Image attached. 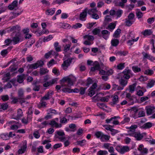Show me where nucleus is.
I'll list each match as a JSON object with an SVG mask.
<instances>
[{
	"mask_svg": "<svg viewBox=\"0 0 155 155\" xmlns=\"http://www.w3.org/2000/svg\"><path fill=\"white\" fill-rule=\"evenodd\" d=\"M63 83L62 84V87H63L62 91L65 93H70L72 92L78 93L80 90L78 88L71 89V87L73 85V83L71 80L69 78H63Z\"/></svg>",
	"mask_w": 155,
	"mask_h": 155,
	"instance_id": "obj_1",
	"label": "nucleus"
},
{
	"mask_svg": "<svg viewBox=\"0 0 155 155\" xmlns=\"http://www.w3.org/2000/svg\"><path fill=\"white\" fill-rule=\"evenodd\" d=\"M24 39V37L22 34L18 32L15 35L14 37L12 38V41L13 44L15 45L22 41Z\"/></svg>",
	"mask_w": 155,
	"mask_h": 155,
	"instance_id": "obj_2",
	"label": "nucleus"
},
{
	"mask_svg": "<svg viewBox=\"0 0 155 155\" xmlns=\"http://www.w3.org/2000/svg\"><path fill=\"white\" fill-rule=\"evenodd\" d=\"M44 64V62L42 61H38L36 63L28 64L27 67L28 69H36L39 67H41Z\"/></svg>",
	"mask_w": 155,
	"mask_h": 155,
	"instance_id": "obj_3",
	"label": "nucleus"
},
{
	"mask_svg": "<svg viewBox=\"0 0 155 155\" xmlns=\"http://www.w3.org/2000/svg\"><path fill=\"white\" fill-rule=\"evenodd\" d=\"M131 75V71L127 68L124 69L123 72L120 74V77L127 80L129 79Z\"/></svg>",
	"mask_w": 155,
	"mask_h": 155,
	"instance_id": "obj_4",
	"label": "nucleus"
},
{
	"mask_svg": "<svg viewBox=\"0 0 155 155\" xmlns=\"http://www.w3.org/2000/svg\"><path fill=\"white\" fill-rule=\"evenodd\" d=\"M93 67H91V71L92 72H94L96 70H100L101 69V67L102 68H104L103 66L104 64L103 63H101L100 64L99 62L97 61H95L93 64Z\"/></svg>",
	"mask_w": 155,
	"mask_h": 155,
	"instance_id": "obj_5",
	"label": "nucleus"
},
{
	"mask_svg": "<svg viewBox=\"0 0 155 155\" xmlns=\"http://www.w3.org/2000/svg\"><path fill=\"white\" fill-rule=\"evenodd\" d=\"M119 118L120 117L118 116H114L110 119H107L106 120V122L107 123H112L115 125H118L119 124V122L117 119Z\"/></svg>",
	"mask_w": 155,
	"mask_h": 155,
	"instance_id": "obj_6",
	"label": "nucleus"
},
{
	"mask_svg": "<svg viewBox=\"0 0 155 155\" xmlns=\"http://www.w3.org/2000/svg\"><path fill=\"white\" fill-rule=\"evenodd\" d=\"M72 60V58H68L64 61L61 65V67L64 70H66L67 69L71 63Z\"/></svg>",
	"mask_w": 155,
	"mask_h": 155,
	"instance_id": "obj_7",
	"label": "nucleus"
},
{
	"mask_svg": "<svg viewBox=\"0 0 155 155\" xmlns=\"http://www.w3.org/2000/svg\"><path fill=\"white\" fill-rule=\"evenodd\" d=\"M111 144L109 143H105L103 144V147L105 149H107L110 153H114V149L111 146Z\"/></svg>",
	"mask_w": 155,
	"mask_h": 155,
	"instance_id": "obj_8",
	"label": "nucleus"
},
{
	"mask_svg": "<svg viewBox=\"0 0 155 155\" xmlns=\"http://www.w3.org/2000/svg\"><path fill=\"white\" fill-rule=\"evenodd\" d=\"M145 134V133L141 134L140 132H136L135 133L130 134V136L134 137L137 140H141L143 137V134Z\"/></svg>",
	"mask_w": 155,
	"mask_h": 155,
	"instance_id": "obj_9",
	"label": "nucleus"
},
{
	"mask_svg": "<svg viewBox=\"0 0 155 155\" xmlns=\"http://www.w3.org/2000/svg\"><path fill=\"white\" fill-rule=\"evenodd\" d=\"M57 78H54L51 80L49 81L45 82L43 84L44 87H47L49 86H51L55 83H57Z\"/></svg>",
	"mask_w": 155,
	"mask_h": 155,
	"instance_id": "obj_10",
	"label": "nucleus"
},
{
	"mask_svg": "<svg viewBox=\"0 0 155 155\" xmlns=\"http://www.w3.org/2000/svg\"><path fill=\"white\" fill-rule=\"evenodd\" d=\"M54 92L53 91H48L45 95L41 98L42 100H49L52 97Z\"/></svg>",
	"mask_w": 155,
	"mask_h": 155,
	"instance_id": "obj_11",
	"label": "nucleus"
},
{
	"mask_svg": "<svg viewBox=\"0 0 155 155\" xmlns=\"http://www.w3.org/2000/svg\"><path fill=\"white\" fill-rule=\"evenodd\" d=\"M87 8H86L83 12L80 14V19L82 21H84L85 20V18L87 16Z\"/></svg>",
	"mask_w": 155,
	"mask_h": 155,
	"instance_id": "obj_12",
	"label": "nucleus"
},
{
	"mask_svg": "<svg viewBox=\"0 0 155 155\" xmlns=\"http://www.w3.org/2000/svg\"><path fill=\"white\" fill-rule=\"evenodd\" d=\"M137 125H132L130 127V129L128 131L129 133L128 134H127L125 135L126 136H130V134H134L136 132L135 131V129L137 128Z\"/></svg>",
	"mask_w": 155,
	"mask_h": 155,
	"instance_id": "obj_13",
	"label": "nucleus"
},
{
	"mask_svg": "<svg viewBox=\"0 0 155 155\" xmlns=\"http://www.w3.org/2000/svg\"><path fill=\"white\" fill-rule=\"evenodd\" d=\"M142 54L143 55V58L144 59H148L153 61L155 60V59L154 57L151 56L147 53H146L144 52H142Z\"/></svg>",
	"mask_w": 155,
	"mask_h": 155,
	"instance_id": "obj_14",
	"label": "nucleus"
},
{
	"mask_svg": "<svg viewBox=\"0 0 155 155\" xmlns=\"http://www.w3.org/2000/svg\"><path fill=\"white\" fill-rule=\"evenodd\" d=\"M49 124L52 127H55L56 128H60L62 127L61 124H58L57 123L55 120H52L49 123Z\"/></svg>",
	"mask_w": 155,
	"mask_h": 155,
	"instance_id": "obj_15",
	"label": "nucleus"
},
{
	"mask_svg": "<svg viewBox=\"0 0 155 155\" xmlns=\"http://www.w3.org/2000/svg\"><path fill=\"white\" fill-rule=\"evenodd\" d=\"M146 109L147 110V114L150 115L154 112L155 108L153 107L148 106L146 107Z\"/></svg>",
	"mask_w": 155,
	"mask_h": 155,
	"instance_id": "obj_16",
	"label": "nucleus"
},
{
	"mask_svg": "<svg viewBox=\"0 0 155 155\" xmlns=\"http://www.w3.org/2000/svg\"><path fill=\"white\" fill-rule=\"evenodd\" d=\"M18 5V2L16 0L14 1L11 4L9 5L8 8V9L11 10H12L17 7Z\"/></svg>",
	"mask_w": 155,
	"mask_h": 155,
	"instance_id": "obj_17",
	"label": "nucleus"
},
{
	"mask_svg": "<svg viewBox=\"0 0 155 155\" xmlns=\"http://www.w3.org/2000/svg\"><path fill=\"white\" fill-rule=\"evenodd\" d=\"M124 78L120 77V78L119 81V82L120 84L123 87H125L127 84V80L124 79Z\"/></svg>",
	"mask_w": 155,
	"mask_h": 155,
	"instance_id": "obj_18",
	"label": "nucleus"
},
{
	"mask_svg": "<svg viewBox=\"0 0 155 155\" xmlns=\"http://www.w3.org/2000/svg\"><path fill=\"white\" fill-rule=\"evenodd\" d=\"M23 116V112L21 109L19 108L18 110L17 114V116L14 119L17 120H19L21 117Z\"/></svg>",
	"mask_w": 155,
	"mask_h": 155,
	"instance_id": "obj_19",
	"label": "nucleus"
},
{
	"mask_svg": "<svg viewBox=\"0 0 155 155\" xmlns=\"http://www.w3.org/2000/svg\"><path fill=\"white\" fill-rule=\"evenodd\" d=\"M116 26L115 23H111L109 24L107 27L106 28L107 29L109 30L112 31L115 28Z\"/></svg>",
	"mask_w": 155,
	"mask_h": 155,
	"instance_id": "obj_20",
	"label": "nucleus"
},
{
	"mask_svg": "<svg viewBox=\"0 0 155 155\" xmlns=\"http://www.w3.org/2000/svg\"><path fill=\"white\" fill-rule=\"evenodd\" d=\"M110 138V136L103 134L100 140L102 142H107L109 140Z\"/></svg>",
	"mask_w": 155,
	"mask_h": 155,
	"instance_id": "obj_21",
	"label": "nucleus"
},
{
	"mask_svg": "<svg viewBox=\"0 0 155 155\" xmlns=\"http://www.w3.org/2000/svg\"><path fill=\"white\" fill-rule=\"evenodd\" d=\"M60 28H63L66 29L69 28L70 27V25L66 23H61L59 25Z\"/></svg>",
	"mask_w": 155,
	"mask_h": 155,
	"instance_id": "obj_22",
	"label": "nucleus"
},
{
	"mask_svg": "<svg viewBox=\"0 0 155 155\" xmlns=\"http://www.w3.org/2000/svg\"><path fill=\"white\" fill-rule=\"evenodd\" d=\"M55 8H51L50 9H47L46 11V14L47 15H52L54 13Z\"/></svg>",
	"mask_w": 155,
	"mask_h": 155,
	"instance_id": "obj_23",
	"label": "nucleus"
},
{
	"mask_svg": "<svg viewBox=\"0 0 155 155\" xmlns=\"http://www.w3.org/2000/svg\"><path fill=\"white\" fill-rule=\"evenodd\" d=\"M10 30L12 31L19 32L20 30V27L18 25L13 26L10 28Z\"/></svg>",
	"mask_w": 155,
	"mask_h": 155,
	"instance_id": "obj_24",
	"label": "nucleus"
},
{
	"mask_svg": "<svg viewBox=\"0 0 155 155\" xmlns=\"http://www.w3.org/2000/svg\"><path fill=\"white\" fill-rule=\"evenodd\" d=\"M17 81L20 83L23 82L24 79L25 78V76L24 74H22L18 76Z\"/></svg>",
	"mask_w": 155,
	"mask_h": 155,
	"instance_id": "obj_25",
	"label": "nucleus"
},
{
	"mask_svg": "<svg viewBox=\"0 0 155 155\" xmlns=\"http://www.w3.org/2000/svg\"><path fill=\"white\" fill-rule=\"evenodd\" d=\"M18 97L19 98H22L24 97V91L21 88L19 89L18 91Z\"/></svg>",
	"mask_w": 155,
	"mask_h": 155,
	"instance_id": "obj_26",
	"label": "nucleus"
},
{
	"mask_svg": "<svg viewBox=\"0 0 155 155\" xmlns=\"http://www.w3.org/2000/svg\"><path fill=\"white\" fill-rule=\"evenodd\" d=\"M119 41L117 39H114L111 40V45L114 47L117 46L119 44Z\"/></svg>",
	"mask_w": 155,
	"mask_h": 155,
	"instance_id": "obj_27",
	"label": "nucleus"
},
{
	"mask_svg": "<svg viewBox=\"0 0 155 155\" xmlns=\"http://www.w3.org/2000/svg\"><path fill=\"white\" fill-rule=\"evenodd\" d=\"M59 43L58 42H55L54 45L55 50L57 52L61 51V46L59 45Z\"/></svg>",
	"mask_w": 155,
	"mask_h": 155,
	"instance_id": "obj_28",
	"label": "nucleus"
},
{
	"mask_svg": "<svg viewBox=\"0 0 155 155\" xmlns=\"http://www.w3.org/2000/svg\"><path fill=\"white\" fill-rule=\"evenodd\" d=\"M155 81L153 80L149 81L147 84V87L150 88L153 87L154 85Z\"/></svg>",
	"mask_w": 155,
	"mask_h": 155,
	"instance_id": "obj_29",
	"label": "nucleus"
},
{
	"mask_svg": "<svg viewBox=\"0 0 155 155\" xmlns=\"http://www.w3.org/2000/svg\"><path fill=\"white\" fill-rule=\"evenodd\" d=\"M121 32V30L120 29H117L114 32L113 35V36L115 38H118L120 37V34Z\"/></svg>",
	"mask_w": 155,
	"mask_h": 155,
	"instance_id": "obj_30",
	"label": "nucleus"
},
{
	"mask_svg": "<svg viewBox=\"0 0 155 155\" xmlns=\"http://www.w3.org/2000/svg\"><path fill=\"white\" fill-rule=\"evenodd\" d=\"M137 85V83H135L132 85H130L129 86V92L131 93H133L135 91V88Z\"/></svg>",
	"mask_w": 155,
	"mask_h": 155,
	"instance_id": "obj_31",
	"label": "nucleus"
},
{
	"mask_svg": "<svg viewBox=\"0 0 155 155\" xmlns=\"http://www.w3.org/2000/svg\"><path fill=\"white\" fill-rule=\"evenodd\" d=\"M112 101L113 103L114 104H116L118 103V97L117 95L114 94V95L113 96L112 99Z\"/></svg>",
	"mask_w": 155,
	"mask_h": 155,
	"instance_id": "obj_32",
	"label": "nucleus"
},
{
	"mask_svg": "<svg viewBox=\"0 0 155 155\" xmlns=\"http://www.w3.org/2000/svg\"><path fill=\"white\" fill-rule=\"evenodd\" d=\"M130 150L129 147L127 146H124L122 148L121 154H124L125 152L128 151Z\"/></svg>",
	"mask_w": 155,
	"mask_h": 155,
	"instance_id": "obj_33",
	"label": "nucleus"
},
{
	"mask_svg": "<svg viewBox=\"0 0 155 155\" xmlns=\"http://www.w3.org/2000/svg\"><path fill=\"white\" fill-rule=\"evenodd\" d=\"M48 124L47 121H45L42 122L40 124L38 125V127L39 128L41 129L45 127Z\"/></svg>",
	"mask_w": 155,
	"mask_h": 155,
	"instance_id": "obj_34",
	"label": "nucleus"
},
{
	"mask_svg": "<svg viewBox=\"0 0 155 155\" xmlns=\"http://www.w3.org/2000/svg\"><path fill=\"white\" fill-rule=\"evenodd\" d=\"M134 22V20H130L126 18L125 19L126 25L128 26H130Z\"/></svg>",
	"mask_w": 155,
	"mask_h": 155,
	"instance_id": "obj_35",
	"label": "nucleus"
},
{
	"mask_svg": "<svg viewBox=\"0 0 155 155\" xmlns=\"http://www.w3.org/2000/svg\"><path fill=\"white\" fill-rule=\"evenodd\" d=\"M136 14L138 19L142 18L143 16V13L140 11L139 9H137Z\"/></svg>",
	"mask_w": 155,
	"mask_h": 155,
	"instance_id": "obj_36",
	"label": "nucleus"
},
{
	"mask_svg": "<svg viewBox=\"0 0 155 155\" xmlns=\"http://www.w3.org/2000/svg\"><path fill=\"white\" fill-rule=\"evenodd\" d=\"M0 137L1 139L6 140L9 139L8 134L7 133L2 134L0 135Z\"/></svg>",
	"mask_w": 155,
	"mask_h": 155,
	"instance_id": "obj_37",
	"label": "nucleus"
},
{
	"mask_svg": "<svg viewBox=\"0 0 155 155\" xmlns=\"http://www.w3.org/2000/svg\"><path fill=\"white\" fill-rule=\"evenodd\" d=\"M97 11L96 8H92L90 9H87V12L88 14L89 15H92V14L96 13Z\"/></svg>",
	"mask_w": 155,
	"mask_h": 155,
	"instance_id": "obj_38",
	"label": "nucleus"
},
{
	"mask_svg": "<svg viewBox=\"0 0 155 155\" xmlns=\"http://www.w3.org/2000/svg\"><path fill=\"white\" fill-rule=\"evenodd\" d=\"M152 126V124L150 122H147L144 124L142 126L143 128L148 129L151 127Z\"/></svg>",
	"mask_w": 155,
	"mask_h": 155,
	"instance_id": "obj_39",
	"label": "nucleus"
},
{
	"mask_svg": "<svg viewBox=\"0 0 155 155\" xmlns=\"http://www.w3.org/2000/svg\"><path fill=\"white\" fill-rule=\"evenodd\" d=\"M153 32L150 29L145 30L142 33L143 35H150L152 34Z\"/></svg>",
	"mask_w": 155,
	"mask_h": 155,
	"instance_id": "obj_40",
	"label": "nucleus"
},
{
	"mask_svg": "<svg viewBox=\"0 0 155 155\" xmlns=\"http://www.w3.org/2000/svg\"><path fill=\"white\" fill-rule=\"evenodd\" d=\"M86 140H83L80 141H78L76 142L77 144L79 145L80 146H84L85 144Z\"/></svg>",
	"mask_w": 155,
	"mask_h": 155,
	"instance_id": "obj_41",
	"label": "nucleus"
},
{
	"mask_svg": "<svg viewBox=\"0 0 155 155\" xmlns=\"http://www.w3.org/2000/svg\"><path fill=\"white\" fill-rule=\"evenodd\" d=\"M48 70L47 69L42 68L40 69V74L41 75H44L48 73Z\"/></svg>",
	"mask_w": 155,
	"mask_h": 155,
	"instance_id": "obj_42",
	"label": "nucleus"
},
{
	"mask_svg": "<svg viewBox=\"0 0 155 155\" xmlns=\"http://www.w3.org/2000/svg\"><path fill=\"white\" fill-rule=\"evenodd\" d=\"M26 149V146L24 145L21 147V148L18 151V153L19 154H22L25 152Z\"/></svg>",
	"mask_w": 155,
	"mask_h": 155,
	"instance_id": "obj_43",
	"label": "nucleus"
},
{
	"mask_svg": "<svg viewBox=\"0 0 155 155\" xmlns=\"http://www.w3.org/2000/svg\"><path fill=\"white\" fill-rule=\"evenodd\" d=\"M123 12V11L122 10L118 9L116 11L115 15L117 18H119L121 16Z\"/></svg>",
	"mask_w": 155,
	"mask_h": 155,
	"instance_id": "obj_44",
	"label": "nucleus"
},
{
	"mask_svg": "<svg viewBox=\"0 0 155 155\" xmlns=\"http://www.w3.org/2000/svg\"><path fill=\"white\" fill-rule=\"evenodd\" d=\"M109 98L110 97L109 96L102 97L101 98L100 101L101 102H107L109 101Z\"/></svg>",
	"mask_w": 155,
	"mask_h": 155,
	"instance_id": "obj_45",
	"label": "nucleus"
},
{
	"mask_svg": "<svg viewBox=\"0 0 155 155\" xmlns=\"http://www.w3.org/2000/svg\"><path fill=\"white\" fill-rule=\"evenodd\" d=\"M45 100H42V99L41 98L40 101L39 103L41 107L43 108H45L46 107L47 103L45 101Z\"/></svg>",
	"mask_w": 155,
	"mask_h": 155,
	"instance_id": "obj_46",
	"label": "nucleus"
},
{
	"mask_svg": "<svg viewBox=\"0 0 155 155\" xmlns=\"http://www.w3.org/2000/svg\"><path fill=\"white\" fill-rule=\"evenodd\" d=\"M100 31L101 30L100 29L96 28L93 30L92 32L94 35H98L99 36H101L100 35H99Z\"/></svg>",
	"mask_w": 155,
	"mask_h": 155,
	"instance_id": "obj_47",
	"label": "nucleus"
},
{
	"mask_svg": "<svg viewBox=\"0 0 155 155\" xmlns=\"http://www.w3.org/2000/svg\"><path fill=\"white\" fill-rule=\"evenodd\" d=\"M84 38H87L89 41H92L94 40V37L92 35H86L84 36Z\"/></svg>",
	"mask_w": 155,
	"mask_h": 155,
	"instance_id": "obj_48",
	"label": "nucleus"
},
{
	"mask_svg": "<svg viewBox=\"0 0 155 155\" xmlns=\"http://www.w3.org/2000/svg\"><path fill=\"white\" fill-rule=\"evenodd\" d=\"M128 54V52L125 51H120L117 52V54L119 56H125Z\"/></svg>",
	"mask_w": 155,
	"mask_h": 155,
	"instance_id": "obj_49",
	"label": "nucleus"
},
{
	"mask_svg": "<svg viewBox=\"0 0 155 155\" xmlns=\"http://www.w3.org/2000/svg\"><path fill=\"white\" fill-rule=\"evenodd\" d=\"M18 99L20 100L19 102L21 105H23V103L27 104L28 103L27 101H26V99L24 98V97H23L22 98H19Z\"/></svg>",
	"mask_w": 155,
	"mask_h": 155,
	"instance_id": "obj_50",
	"label": "nucleus"
},
{
	"mask_svg": "<svg viewBox=\"0 0 155 155\" xmlns=\"http://www.w3.org/2000/svg\"><path fill=\"white\" fill-rule=\"evenodd\" d=\"M103 134V133L101 131H97L95 133V135L97 138H100L101 139Z\"/></svg>",
	"mask_w": 155,
	"mask_h": 155,
	"instance_id": "obj_51",
	"label": "nucleus"
},
{
	"mask_svg": "<svg viewBox=\"0 0 155 155\" xmlns=\"http://www.w3.org/2000/svg\"><path fill=\"white\" fill-rule=\"evenodd\" d=\"M124 63H121L119 64L117 66V68L119 70H122L125 67Z\"/></svg>",
	"mask_w": 155,
	"mask_h": 155,
	"instance_id": "obj_52",
	"label": "nucleus"
},
{
	"mask_svg": "<svg viewBox=\"0 0 155 155\" xmlns=\"http://www.w3.org/2000/svg\"><path fill=\"white\" fill-rule=\"evenodd\" d=\"M108 153L107 151L100 150L98 152L97 154L98 155H106Z\"/></svg>",
	"mask_w": 155,
	"mask_h": 155,
	"instance_id": "obj_53",
	"label": "nucleus"
},
{
	"mask_svg": "<svg viewBox=\"0 0 155 155\" xmlns=\"http://www.w3.org/2000/svg\"><path fill=\"white\" fill-rule=\"evenodd\" d=\"M53 38L52 35H49L47 37H45L43 39L44 42L48 41L51 40Z\"/></svg>",
	"mask_w": 155,
	"mask_h": 155,
	"instance_id": "obj_54",
	"label": "nucleus"
},
{
	"mask_svg": "<svg viewBox=\"0 0 155 155\" xmlns=\"http://www.w3.org/2000/svg\"><path fill=\"white\" fill-rule=\"evenodd\" d=\"M132 69L135 72H139L141 71L140 68L138 67L137 66H134L132 68Z\"/></svg>",
	"mask_w": 155,
	"mask_h": 155,
	"instance_id": "obj_55",
	"label": "nucleus"
},
{
	"mask_svg": "<svg viewBox=\"0 0 155 155\" xmlns=\"http://www.w3.org/2000/svg\"><path fill=\"white\" fill-rule=\"evenodd\" d=\"M82 26V25L80 23H78L74 25L72 27V28L74 29H77L81 28Z\"/></svg>",
	"mask_w": 155,
	"mask_h": 155,
	"instance_id": "obj_56",
	"label": "nucleus"
},
{
	"mask_svg": "<svg viewBox=\"0 0 155 155\" xmlns=\"http://www.w3.org/2000/svg\"><path fill=\"white\" fill-rule=\"evenodd\" d=\"M8 107V105L7 103H3L1 105V108L4 110H6Z\"/></svg>",
	"mask_w": 155,
	"mask_h": 155,
	"instance_id": "obj_57",
	"label": "nucleus"
},
{
	"mask_svg": "<svg viewBox=\"0 0 155 155\" xmlns=\"http://www.w3.org/2000/svg\"><path fill=\"white\" fill-rule=\"evenodd\" d=\"M135 17V15L134 14L131 13L129 14V15L128 16V18L127 19H129L130 20H133L134 19Z\"/></svg>",
	"mask_w": 155,
	"mask_h": 155,
	"instance_id": "obj_58",
	"label": "nucleus"
},
{
	"mask_svg": "<svg viewBox=\"0 0 155 155\" xmlns=\"http://www.w3.org/2000/svg\"><path fill=\"white\" fill-rule=\"evenodd\" d=\"M112 19L111 18V17L109 15H107L106 16L105 19L104 21L106 23H107L111 21Z\"/></svg>",
	"mask_w": 155,
	"mask_h": 155,
	"instance_id": "obj_59",
	"label": "nucleus"
},
{
	"mask_svg": "<svg viewBox=\"0 0 155 155\" xmlns=\"http://www.w3.org/2000/svg\"><path fill=\"white\" fill-rule=\"evenodd\" d=\"M47 111L48 112V114H49L50 113H53L55 114H57L56 111L55 110L52 108H50L48 109Z\"/></svg>",
	"mask_w": 155,
	"mask_h": 155,
	"instance_id": "obj_60",
	"label": "nucleus"
},
{
	"mask_svg": "<svg viewBox=\"0 0 155 155\" xmlns=\"http://www.w3.org/2000/svg\"><path fill=\"white\" fill-rule=\"evenodd\" d=\"M87 88H84L83 87H81L80 88V89L79 90L80 91L79 92H80V94L81 95H83L84 94L85 92L86 89Z\"/></svg>",
	"mask_w": 155,
	"mask_h": 155,
	"instance_id": "obj_61",
	"label": "nucleus"
},
{
	"mask_svg": "<svg viewBox=\"0 0 155 155\" xmlns=\"http://www.w3.org/2000/svg\"><path fill=\"white\" fill-rule=\"evenodd\" d=\"M138 117H143L145 116V112L142 110H140L138 112Z\"/></svg>",
	"mask_w": 155,
	"mask_h": 155,
	"instance_id": "obj_62",
	"label": "nucleus"
},
{
	"mask_svg": "<svg viewBox=\"0 0 155 155\" xmlns=\"http://www.w3.org/2000/svg\"><path fill=\"white\" fill-rule=\"evenodd\" d=\"M8 52L7 49L2 50L1 52V54L3 57H5L8 54Z\"/></svg>",
	"mask_w": 155,
	"mask_h": 155,
	"instance_id": "obj_63",
	"label": "nucleus"
},
{
	"mask_svg": "<svg viewBox=\"0 0 155 155\" xmlns=\"http://www.w3.org/2000/svg\"><path fill=\"white\" fill-rule=\"evenodd\" d=\"M1 99L3 101H6L8 100L9 97L7 95H4L1 96Z\"/></svg>",
	"mask_w": 155,
	"mask_h": 155,
	"instance_id": "obj_64",
	"label": "nucleus"
}]
</instances>
